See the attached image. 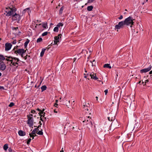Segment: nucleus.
Wrapping results in <instances>:
<instances>
[{
  "label": "nucleus",
  "instance_id": "f257e3e1",
  "mask_svg": "<svg viewBox=\"0 0 152 152\" xmlns=\"http://www.w3.org/2000/svg\"><path fill=\"white\" fill-rule=\"evenodd\" d=\"M134 19H133V18L131 16H129L126 18L125 19L124 21L125 25L127 26H129L130 25V26L131 28H132L134 24V22L133 20Z\"/></svg>",
  "mask_w": 152,
  "mask_h": 152
},
{
  "label": "nucleus",
  "instance_id": "f03ea898",
  "mask_svg": "<svg viewBox=\"0 0 152 152\" xmlns=\"http://www.w3.org/2000/svg\"><path fill=\"white\" fill-rule=\"evenodd\" d=\"M16 10V8L15 7H12V8H7L5 10V12L7 13L6 15L7 16H12L15 13Z\"/></svg>",
  "mask_w": 152,
  "mask_h": 152
},
{
  "label": "nucleus",
  "instance_id": "7ed1b4c3",
  "mask_svg": "<svg viewBox=\"0 0 152 152\" xmlns=\"http://www.w3.org/2000/svg\"><path fill=\"white\" fill-rule=\"evenodd\" d=\"M8 58H6V60L7 61L11 62V64L14 66H16V64H18V62L20 61L18 58H17L9 56L8 57Z\"/></svg>",
  "mask_w": 152,
  "mask_h": 152
},
{
  "label": "nucleus",
  "instance_id": "20e7f679",
  "mask_svg": "<svg viewBox=\"0 0 152 152\" xmlns=\"http://www.w3.org/2000/svg\"><path fill=\"white\" fill-rule=\"evenodd\" d=\"M86 117H84V119H82L83 122L85 123L86 125H88L91 126L93 125V121L92 118L90 117V116L86 115Z\"/></svg>",
  "mask_w": 152,
  "mask_h": 152
},
{
  "label": "nucleus",
  "instance_id": "39448f33",
  "mask_svg": "<svg viewBox=\"0 0 152 152\" xmlns=\"http://www.w3.org/2000/svg\"><path fill=\"white\" fill-rule=\"evenodd\" d=\"M18 46H15L13 49L12 51H14V53L16 54H18L19 55L20 54H24L26 52L27 50H24L23 49H18Z\"/></svg>",
  "mask_w": 152,
  "mask_h": 152
},
{
  "label": "nucleus",
  "instance_id": "423d86ee",
  "mask_svg": "<svg viewBox=\"0 0 152 152\" xmlns=\"http://www.w3.org/2000/svg\"><path fill=\"white\" fill-rule=\"evenodd\" d=\"M83 107L86 110L87 112H86V113H87V114L91 115V113H90L89 111H88L89 110H91V109L90 107V105L88 103H86V102L83 103Z\"/></svg>",
  "mask_w": 152,
  "mask_h": 152
},
{
  "label": "nucleus",
  "instance_id": "0eeeda50",
  "mask_svg": "<svg viewBox=\"0 0 152 152\" xmlns=\"http://www.w3.org/2000/svg\"><path fill=\"white\" fill-rule=\"evenodd\" d=\"M126 25L124 21H121L118 23V24L115 26V29H119L124 27V25Z\"/></svg>",
  "mask_w": 152,
  "mask_h": 152
},
{
  "label": "nucleus",
  "instance_id": "6e6552de",
  "mask_svg": "<svg viewBox=\"0 0 152 152\" xmlns=\"http://www.w3.org/2000/svg\"><path fill=\"white\" fill-rule=\"evenodd\" d=\"M12 19L13 20H17V22L19 21L20 19V17L19 14L15 13L12 16Z\"/></svg>",
  "mask_w": 152,
  "mask_h": 152
},
{
  "label": "nucleus",
  "instance_id": "1a4fd4ad",
  "mask_svg": "<svg viewBox=\"0 0 152 152\" xmlns=\"http://www.w3.org/2000/svg\"><path fill=\"white\" fill-rule=\"evenodd\" d=\"M62 34H59L58 36H55L54 37V44H57L58 42H59L61 40Z\"/></svg>",
  "mask_w": 152,
  "mask_h": 152
},
{
  "label": "nucleus",
  "instance_id": "9d476101",
  "mask_svg": "<svg viewBox=\"0 0 152 152\" xmlns=\"http://www.w3.org/2000/svg\"><path fill=\"white\" fill-rule=\"evenodd\" d=\"M58 101L57 100H56V103L54 104V106L56 107H57V108L56 109H54V113H60L61 112L60 110H59V109H60L61 106H58V104H57V102H58Z\"/></svg>",
  "mask_w": 152,
  "mask_h": 152
},
{
  "label": "nucleus",
  "instance_id": "9b49d317",
  "mask_svg": "<svg viewBox=\"0 0 152 152\" xmlns=\"http://www.w3.org/2000/svg\"><path fill=\"white\" fill-rule=\"evenodd\" d=\"M89 76L91 77V78L94 79L95 80H97L98 81H100V80H98V78L97 77L96 74L94 72H91L90 74H89Z\"/></svg>",
  "mask_w": 152,
  "mask_h": 152
},
{
  "label": "nucleus",
  "instance_id": "f8f14e48",
  "mask_svg": "<svg viewBox=\"0 0 152 152\" xmlns=\"http://www.w3.org/2000/svg\"><path fill=\"white\" fill-rule=\"evenodd\" d=\"M6 66L4 63L0 61V70L2 71H4L6 69Z\"/></svg>",
  "mask_w": 152,
  "mask_h": 152
},
{
  "label": "nucleus",
  "instance_id": "ddd939ff",
  "mask_svg": "<svg viewBox=\"0 0 152 152\" xmlns=\"http://www.w3.org/2000/svg\"><path fill=\"white\" fill-rule=\"evenodd\" d=\"M27 124L29 127L32 126L34 125V119L33 118H27Z\"/></svg>",
  "mask_w": 152,
  "mask_h": 152
},
{
  "label": "nucleus",
  "instance_id": "4468645a",
  "mask_svg": "<svg viewBox=\"0 0 152 152\" xmlns=\"http://www.w3.org/2000/svg\"><path fill=\"white\" fill-rule=\"evenodd\" d=\"M152 67V66L151 65H150V66L148 67V68H147L144 69H141L140 71V72L141 73H143L149 71L151 69Z\"/></svg>",
  "mask_w": 152,
  "mask_h": 152
},
{
  "label": "nucleus",
  "instance_id": "2eb2a0df",
  "mask_svg": "<svg viewBox=\"0 0 152 152\" xmlns=\"http://www.w3.org/2000/svg\"><path fill=\"white\" fill-rule=\"evenodd\" d=\"M5 50L6 51H7L11 49L12 46V45L10 43H7L5 44Z\"/></svg>",
  "mask_w": 152,
  "mask_h": 152
},
{
  "label": "nucleus",
  "instance_id": "dca6fc26",
  "mask_svg": "<svg viewBox=\"0 0 152 152\" xmlns=\"http://www.w3.org/2000/svg\"><path fill=\"white\" fill-rule=\"evenodd\" d=\"M18 133L19 135L21 136H23L25 135L26 132L22 130H20L18 131Z\"/></svg>",
  "mask_w": 152,
  "mask_h": 152
},
{
  "label": "nucleus",
  "instance_id": "f3484780",
  "mask_svg": "<svg viewBox=\"0 0 152 152\" xmlns=\"http://www.w3.org/2000/svg\"><path fill=\"white\" fill-rule=\"evenodd\" d=\"M45 113L43 112H39V114L40 116L42 117H43L44 118H45V119L46 120V118L45 117Z\"/></svg>",
  "mask_w": 152,
  "mask_h": 152
},
{
  "label": "nucleus",
  "instance_id": "a211bd4d",
  "mask_svg": "<svg viewBox=\"0 0 152 152\" xmlns=\"http://www.w3.org/2000/svg\"><path fill=\"white\" fill-rule=\"evenodd\" d=\"M103 67L104 68H107L108 69L111 68V67L110 66V64H104L103 66Z\"/></svg>",
  "mask_w": 152,
  "mask_h": 152
},
{
  "label": "nucleus",
  "instance_id": "6ab92c4d",
  "mask_svg": "<svg viewBox=\"0 0 152 152\" xmlns=\"http://www.w3.org/2000/svg\"><path fill=\"white\" fill-rule=\"evenodd\" d=\"M38 130H39L38 128H35L31 132V134H35L36 133H37Z\"/></svg>",
  "mask_w": 152,
  "mask_h": 152
},
{
  "label": "nucleus",
  "instance_id": "aec40b11",
  "mask_svg": "<svg viewBox=\"0 0 152 152\" xmlns=\"http://www.w3.org/2000/svg\"><path fill=\"white\" fill-rule=\"evenodd\" d=\"M46 50V49L45 48H43L42 49V50L40 53V56L42 57L44 56L45 52Z\"/></svg>",
  "mask_w": 152,
  "mask_h": 152
},
{
  "label": "nucleus",
  "instance_id": "412c9836",
  "mask_svg": "<svg viewBox=\"0 0 152 152\" xmlns=\"http://www.w3.org/2000/svg\"><path fill=\"white\" fill-rule=\"evenodd\" d=\"M29 42H30L29 40L28 39H27L26 42H25L24 44V46L25 48H26V47L27 46V45H28V44L29 43Z\"/></svg>",
  "mask_w": 152,
  "mask_h": 152
},
{
  "label": "nucleus",
  "instance_id": "4be33fe9",
  "mask_svg": "<svg viewBox=\"0 0 152 152\" xmlns=\"http://www.w3.org/2000/svg\"><path fill=\"white\" fill-rule=\"evenodd\" d=\"M91 73V72H88V73L87 74H85V73H84V78H88V79L89 80V79L88 78L90 77L89 76V74H90Z\"/></svg>",
  "mask_w": 152,
  "mask_h": 152
},
{
  "label": "nucleus",
  "instance_id": "5701e85b",
  "mask_svg": "<svg viewBox=\"0 0 152 152\" xmlns=\"http://www.w3.org/2000/svg\"><path fill=\"white\" fill-rule=\"evenodd\" d=\"M41 91L43 92L46 89L47 87L45 85L41 87Z\"/></svg>",
  "mask_w": 152,
  "mask_h": 152
},
{
  "label": "nucleus",
  "instance_id": "b1692460",
  "mask_svg": "<svg viewBox=\"0 0 152 152\" xmlns=\"http://www.w3.org/2000/svg\"><path fill=\"white\" fill-rule=\"evenodd\" d=\"M5 59V57L2 55H0V61H2L4 60Z\"/></svg>",
  "mask_w": 152,
  "mask_h": 152
},
{
  "label": "nucleus",
  "instance_id": "393cba45",
  "mask_svg": "<svg viewBox=\"0 0 152 152\" xmlns=\"http://www.w3.org/2000/svg\"><path fill=\"white\" fill-rule=\"evenodd\" d=\"M8 148V145L7 144H5L3 146V149L5 151H7Z\"/></svg>",
  "mask_w": 152,
  "mask_h": 152
},
{
  "label": "nucleus",
  "instance_id": "a878e982",
  "mask_svg": "<svg viewBox=\"0 0 152 152\" xmlns=\"http://www.w3.org/2000/svg\"><path fill=\"white\" fill-rule=\"evenodd\" d=\"M93 8V7L92 6H89L87 7V9L89 11H91Z\"/></svg>",
  "mask_w": 152,
  "mask_h": 152
},
{
  "label": "nucleus",
  "instance_id": "bb28decb",
  "mask_svg": "<svg viewBox=\"0 0 152 152\" xmlns=\"http://www.w3.org/2000/svg\"><path fill=\"white\" fill-rule=\"evenodd\" d=\"M53 31L55 32H58V27L57 26L55 27L53 29Z\"/></svg>",
  "mask_w": 152,
  "mask_h": 152
},
{
  "label": "nucleus",
  "instance_id": "cd10ccee",
  "mask_svg": "<svg viewBox=\"0 0 152 152\" xmlns=\"http://www.w3.org/2000/svg\"><path fill=\"white\" fill-rule=\"evenodd\" d=\"M42 27L45 28H46L47 27V23H43L42 24Z\"/></svg>",
  "mask_w": 152,
  "mask_h": 152
},
{
  "label": "nucleus",
  "instance_id": "c85d7f7f",
  "mask_svg": "<svg viewBox=\"0 0 152 152\" xmlns=\"http://www.w3.org/2000/svg\"><path fill=\"white\" fill-rule=\"evenodd\" d=\"M64 10V7H62L60 9L59 11V13L60 14H61L62 13L63 10Z\"/></svg>",
  "mask_w": 152,
  "mask_h": 152
},
{
  "label": "nucleus",
  "instance_id": "c756f323",
  "mask_svg": "<svg viewBox=\"0 0 152 152\" xmlns=\"http://www.w3.org/2000/svg\"><path fill=\"white\" fill-rule=\"evenodd\" d=\"M42 40V38L41 37H39L38 38L37 41V43L39 42H41Z\"/></svg>",
  "mask_w": 152,
  "mask_h": 152
},
{
  "label": "nucleus",
  "instance_id": "7c9ffc66",
  "mask_svg": "<svg viewBox=\"0 0 152 152\" xmlns=\"http://www.w3.org/2000/svg\"><path fill=\"white\" fill-rule=\"evenodd\" d=\"M63 26V24L61 23H58L57 25V26L58 27H60V26L62 27Z\"/></svg>",
  "mask_w": 152,
  "mask_h": 152
},
{
  "label": "nucleus",
  "instance_id": "2f4dec72",
  "mask_svg": "<svg viewBox=\"0 0 152 152\" xmlns=\"http://www.w3.org/2000/svg\"><path fill=\"white\" fill-rule=\"evenodd\" d=\"M37 134L39 135H42L43 134V132L42 130L39 131L37 132Z\"/></svg>",
  "mask_w": 152,
  "mask_h": 152
},
{
  "label": "nucleus",
  "instance_id": "473e14b6",
  "mask_svg": "<svg viewBox=\"0 0 152 152\" xmlns=\"http://www.w3.org/2000/svg\"><path fill=\"white\" fill-rule=\"evenodd\" d=\"M33 115L32 114H30L29 115H27V118H33Z\"/></svg>",
  "mask_w": 152,
  "mask_h": 152
},
{
  "label": "nucleus",
  "instance_id": "72a5a7b5",
  "mask_svg": "<svg viewBox=\"0 0 152 152\" xmlns=\"http://www.w3.org/2000/svg\"><path fill=\"white\" fill-rule=\"evenodd\" d=\"M48 32H47V31L43 33L42 34V36H45L46 35L48 34Z\"/></svg>",
  "mask_w": 152,
  "mask_h": 152
},
{
  "label": "nucleus",
  "instance_id": "f704fd0d",
  "mask_svg": "<svg viewBox=\"0 0 152 152\" xmlns=\"http://www.w3.org/2000/svg\"><path fill=\"white\" fill-rule=\"evenodd\" d=\"M14 105V103L12 102H11L9 104V106L10 107H12Z\"/></svg>",
  "mask_w": 152,
  "mask_h": 152
},
{
  "label": "nucleus",
  "instance_id": "c9c22d12",
  "mask_svg": "<svg viewBox=\"0 0 152 152\" xmlns=\"http://www.w3.org/2000/svg\"><path fill=\"white\" fill-rule=\"evenodd\" d=\"M31 138H30L29 139H28L27 141V144L28 145L29 144L31 141Z\"/></svg>",
  "mask_w": 152,
  "mask_h": 152
},
{
  "label": "nucleus",
  "instance_id": "e433bc0d",
  "mask_svg": "<svg viewBox=\"0 0 152 152\" xmlns=\"http://www.w3.org/2000/svg\"><path fill=\"white\" fill-rule=\"evenodd\" d=\"M29 136L30 137H32V139H34V134H31H31L30 133L29 134Z\"/></svg>",
  "mask_w": 152,
  "mask_h": 152
},
{
  "label": "nucleus",
  "instance_id": "4c0bfd02",
  "mask_svg": "<svg viewBox=\"0 0 152 152\" xmlns=\"http://www.w3.org/2000/svg\"><path fill=\"white\" fill-rule=\"evenodd\" d=\"M95 60H94L92 62V66H94L95 65Z\"/></svg>",
  "mask_w": 152,
  "mask_h": 152
},
{
  "label": "nucleus",
  "instance_id": "58836bf2",
  "mask_svg": "<svg viewBox=\"0 0 152 152\" xmlns=\"http://www.w3.org/2000/svg\"><path fill=\"white\" fill-rule=\"evenodd\" d=\"M95 0H88V3H91L93 2Z\"/></svg>",
  "mask_w": 152,
  "mask_h": 152
},
{
  "label": "nucleus",
  "instance_id": "ea45409f",
  "mask_svg": "<svg viewBox=\"0 0 152 152\" xmlns=\"http://www.w3.org/2000/svg\"><path fill=\"white\" fill-rule=\"evenodd\" d=\"M12 43L13 44H15L16 43V40H14L12 42Z\"/></svg>",
  "mask_w": 152,
  "mask_h": 152
},
{
  "label": "nucleus",
  "instance_id": "a19ab883",
  "mask_svg": "<svg viewBox=\"0 0 152 152\" xmlns=\"http://www.w3.org/2000/svg\"><path fill=\"white\" fill-rule=\"evenodd\" d=\"M108 89H106V90H105L104 91V92H105V94L106 95L107 94V93H108Z\"/></svg>",
  "mask_w": 152,
  "mask_h": 152
},
{
  "label": "nucleus",
  "instance_id": "79ce46f5",
  "mask_svg": "<svg viewBox=\"0 0 152 152\" xmlns=\"http://www.w3.org/2000/svg\"><path fill=\"white\" fill-rule=\"evenodd\" d=\"M123 18V16L122 15H121L118 18V19H119L120 20L122 19Z\"/></svg>",
  "mask_w": 152,
  "mask_h": 152
},
{
  "label": "nucleus",
  "instance_id": "37998d69",
  "mask_svg": "<svg viewBox=\"0 0 152 152\" xmlns=\"http://www.w3.org/2000/svg\"><path fill=\"white\" fill-rule=\"evenodd\" d=\"M107 118L109 121H112L113 118H110V117H108Z\"/></svg>",
  "mask_w": 152,
  "mask_h": 152
},
{
  "label": "nucleus",
  "instance_id": "c03bdc74",
  "mask_svg": "<svg viewBox=\"0 0 152 152\" xmlns=\"http://www.w3.org/2000/svg\"><path fill=\"white\" fill-rule=\"evenodd\" d=\"M9 151L11 152L12 151V150L11 148H9L8 150Z\"/></svg>",
  "mask_w": 152,
  "mask_h": 152
},
{
  "label": "nucleus",
  "instance_id": "a18cd8bd",
  "mask_svg": "<svg viewBox=\"0 0 152 152\" xmlns=\"http://www.w3.org/2000/svg\"><path fill=\"white\" fill-rule=\"evenodd\" d=\"M35 112V111L34 110H32L31 113H34Z\"/></svg>",
  "mask_w": 152,
  "mask_h": 152
},
{
  "label": "nucleus",
  "instance_id": "49530a36",
  "mask_svg": "<svg viewBox=\"0 0 152 152\" xmlns=\"http://www.w3.org/2000/svg\"><path fill=\"white\" fill-rule=\"evenodd\" d=\"M29 10V8H27L26 9H25V10H23V11H26L27 10Z\"/></svg>",
  "mask_w": 152,
  "mask_h": 152
},
{
  "label": "nucleus",
  "instance_id": "de8ad7c7",
  "mask_svg": "<svg viewBox=\"0 0 152 152\" xmlns=\"http://www.w3.org/2000/svg\"><path fill=\"white\" fill-rule=\"evenodd\" d=\"M28 55H26V56L24 57L23 58L25 59L26 60L27 58Z\"/></svg>",
  "mask_w": 152,
  "mask_h": 152
},
{
  "label": "nucleus",
  "instance_id": "09e8293b",
  "mask_svg": "<svg viewBox=\"0 0 152 152\" xmlns=\"http://www.w3.org/2000/svg\"><path fill=\"white\" fill-rule=\"evenodd\" d=\"M40 119L41 121H43V118L42 117L40 116Z\"/></svg>",
  "mask_w": 152,
  "mask_h": 152
},
{
  "label": "nucleus",
  "instance_id": "8fccbe9b",
  "mask_svg": "<svg viewBox=\"0 0 152 152\" xmlns=\"http://www.w3.org/2000/svg\"><path fill=\"white\" fill-rule=\"evenodd\" d=\"M37 110H38V111H39V112H41V110L39 108H38L37 109Z\"/></svg>",
  "mask_w": 152,
  "mask_h": 152
},
{
  "label": "nucleus",
  "instance_id": "3c124183",
  "mask_svg": "<svg viewBox=\"0 0 152 152\" xmlns=\"http://www.w3.org/2000/svg\"><path fill=\"white\" fill-rule=\"evenodd\" d=\"M20 56L21 57L23 58V54H20Z\"/></svg>",
  "mask_w": 152,
  "mask_h": 152
},
{
  "label": "nucleus",
  "instance_id": "603ef678",
  "mask_svg": "<svg viewBox=\"0 0 152 152\" xmlns=\"http://www.w3.org/2000/svg\"><path fill=\"white\" fill-rule=\"evenodd\" d=\"M0 89H4V87L3 86H0Z\"/></svg>",
  "mask_w": 152,
  "mask_h": 152
},
{
  "label": "nucleus",
  "instance_id": "864d4df0",
  "mask_svg": "<svg viewBox=\"0 0 152 152\" xmlns=\"http://www.w3.org/2000/svg\"><path fill=\"white\" fill-rule=\"evenodd\" d=\"M149 74L150 75L152 74V70L150 72H149Z\"/></svg>",
  "mask_w": 152,
  "mask_h": 152
},
{
  "label": "nucleus",
  "instance_id": "5fc2aeb1",
  "mask_svg": "<svg viewBox=\"0 0 152 152\" xmlns=\"http://www.w3.org/2000/svg\"><path fill=\"white\" fill-rule=\"evenodd\" d=\"M45 109H43L42 110H41V111L40 112H44V111Z\"/></svg>",
  "mask_w": 152,
  "mask_h": 152
},
{
  "label": "nucleus",
  "instance_id": "6e6d98bb",
  "mask_svg": "<svg viewBox=\"0 0 152 152\" xmlns=\"http://www.w3.org/2000/svg\"><path fill=\"white\" fill-rule=\"evenodd\" d=\"M18 27L14 28V29H15V30H16L17 29H18Z\"/></svg>",
  "mask_w": 152,
  "mask_h": 152
},
{
  "label": "nucleus",
  "instance_id": "4d7b16f0",
  "mask_svg": "<svg viewBox=\"0 0 152 152\" xmlns=\"http://www.w3.org/2000/svg\"><path fill=\"white\" fill-rule=\"evenodd\" d=\"M63 149V148L62 149V150L60 151V152H64V150Z\"/></svg>",
  "mask_w": 152,
  "mask_h": 152
},
{
  "label": "nucleus",
  "instance_id": "13d9d810",
  "mask_svg": "<svg viewBox=\"0 0 152 152\" xmlns=\"http://www.w3.org/2000/svg\"><path fill=\"white\" fill-rule=\"evenodd\" d=\"M39 124H40V125H41L42 124L40 121L39 122Z\"/></svg>",
  "mask_w": 152,
  "mask_h": 152
},
{
  "label": "nucleus",
  "instance_id": "bf43d9fd",
  "mask_svg": "<svg viewBox=\"0 0 152 152\" xmlns=\"http://www.w3.org/2000/svg\"><path fill=\"white\" fill-rule=\"evenodd\" d=\"M40 85H41V83H40V84L38 86H37V88H39V87Z\"/></svg>",
  "mask_w": 152,
  "mask_h": 152
},
{
  "label": "nucleus",
  "instance_id": "052dcab7",
  "mask_svg": "<svg viewBox=\"0 0 152 152\" xmlns=\"http://www.w3.org/2000/svg\"><path fill=\"white\" fill-rule=\"evenodd\" d=\"M41 126L40 125H39L38 127H37V128H38V129L39 128V127H41Z\"/></svg>",
  "mask_w": 152,
  "mask_h": 152
},
{
  "label": "nucleus",
  "instance_id": "680f3d73",
  "mask_svg": "<svg viewBox=\"0 0 152 152\" xmlns=\"http://www.w3.org/2000/svg\"><path fill=\"white\" fill-rule=\"evenodd\" d=\"M148 80H145V83H146V82H148Z\"/></svg>",
  "mask_w": 152,
  "mask_h": 152
},
{
  "label": "nucleus",
  "instance_id": "e2e57ef3",
  "mask_svg": "<svg viewBox=\"0 0 152 152\" xmlns=\"http://www.w3.org/2000/svg\"><path fill=\"white\" fill-rule=\"evenodd\" d=\"M35 88H37V85H36L35 86Z\"/></svg>",
  "mask_w": 152,
  "mask_h": 152
},
{
  "label": "nucleus",
  "instance_id": "0e129e2a",
  "mask_svg": "<svg viewBox=\"0 0 152 152\" xmlns=\"http://www.w3.org/2000/svg\"><path fill=\"white\" fill-rule=\"evenodd\" d=\"M96 99L97 100H98V97L96 96Z\"/></svg>",
  "mask_w": 152,
  "mask_h": 152
},
{
  "label": "nucleus",
  "instance_id": "69168bd1",
  "mask_svg": "<svg viewBox=\"0 0 152 152\" xmlns=\"http://www.w3.org/2000/svg\"><path fill=\"white\" fill-rule=\"evenodd\" d=\"M85 72H87V71H86V69L85 68Z\"/></svg>",
  "mask_w": 152,
  "mask_h": 152
},
{
  "label": "nucleus",
  "instance_id": "338daca9",
  "mask_svg": "<svg viewBox=\"0 0 152 152\" xmlns=\"http://www.w3.org/2000/svg\"><path fill=\"white\" fill-rule=\"evenodd\" d=\"M1 75H2L1 73L0 72V77L1 76Z\"/></svg>",
  "mask_w": 152,
  "mask_h": 152
},
{
  "label": "nucleus",
  "instance_id": "774afa93",
  "mask_svg": "<svg viewBox=\"0 0 152 152\" xmlns=\"http://www.w3.org/2000/svg\"><path fill=\"white\" fill-rule=\"evenodd\" d=\"M34 137L36 136V134H34Z\"/></svg>",
  "mask_w": 152,
  "mask_h": 152
}]
</instances>
